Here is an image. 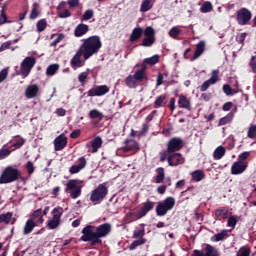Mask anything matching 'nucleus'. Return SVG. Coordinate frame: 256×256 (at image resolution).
Here are the masks:
<instances>
[{
  "instance_id": "nucleus-24",
  "label": "nucleus",
  "mask_w": 256,
  "mask_h": 256,
  "mask_svg": "<svg viewBox=\"0 0 256 256\" xmlns=\"http://www.w3.org/2000/svg\"><path fill=\"white\" fill-rule=\"evenodd\" d=\"M192 177V181L195 183H199L200 181H203L205 179V172L203 170H195L190 173Z\"/></svg>"
},
{
  "instance_id": "nucleus-17",
  "label": "nucleus",
  "mask_w": 256,
  "mask_h": 256,
  "mask_svg": "<svg viewBox=\"0 0 256 256\" xmlns=\"http://www.w3.org/2000/svg\"><path fill=\"white\" fill-rule=\"evenodd\" d=\"M78 164L72 165L69 168L70 175H77V173H80L83 171L84 167H87V159L85 157H80L77 161Z\"/></svg>"
},
{
  "instance_id": "nucleus-62",
  "label": "nucleus",
  "mask_w": 256,
  "mask_h": 256,
  "mask_svg": "<svg viewBox=\"0 0 256 256\" xmlns=\"http://www.w3.org/2000/svg\"><path fill=\"white\" fill-rule=\"evenodd\" d=\"M145 235V229L135 230L133 234V239H139V237H143Z\"/></svg>"
},
{
  "instance_id": "nucleus-37",
  "label": "nucleus",
  "mask_w": 256,
  "mask_h": 256,
  "mask_svg": "<svg viewBox=\"0 0 256 256\" xmlns=\"http://www.w3.org/2000/svg\"><path fill=\"white\" fill-rule=\"evenodd\" d=\"M205 255L206 256H219V250H217V248L208 244L205 247Z\"/></svg>"
},
{
  "instance_id": "nucleus-48",
  "label": "nucleus",
  "mask_w": 256,
  "mask_h": 256,
  "mask_svg": "<svg viewBox=\"0 0 256 256\" xmlns=\"http://www.w3.org/2000/svg\"><path fill=\"white\" fill-rule=\"evenodd\" d=\"M223 92L225 93V95H228V96L237 94V90L231 88L229 84L223 85Z\"/></svg>"
},
{
  "instance_id": "nucleus-59",
  "label": "nucleus",
  "mask_w": 256,
  "mask_h": 256,
  "mask_svg": "<svg viewBox=\"0 0 256 256\" xmlns=\"http://www.w3.org/2000/svg\"><path fill=\"white\" fill-rule=\"evenodd\" d=\"M26 169H27L29 175H33V173H35V166H33V162L28 161L26 163Z\"/></svg>"
},
{
  "instance_id": "nucleus-5",
  "label": "nucleus",
  "mask_w": 256,
  "mask_h": 256,
  "mask_svg": "<svg viewBox=\"0 0 256 256\" xmlns=\"http://www.w3.org/2000/svg\"><path fill=\"white\" fill-rule=\"evenodd\" d=\"M19 177H21V172L19 171V169L13 166H8L3 170L0 176V185L15 183V181H17Z\"/></svg>"
},
{
  "instance_id": "nucleus-6",
  "label": "nucleus",
  "mask_w": 256,
  "mask_h": 256,
  "mask_svg": "<svg viewBox=\"0 0 256 256\" xmlns=\"http://www.w3.org/2000/svg\"><path fill=\"white\" fill-rule=\"evenodd\" d=\"M84 181L79 179H72L66 183L65 192L70 194L72 199L81 197V190L84 186Z\"/></svg>"
},
{
  "instance_id": "nucleus-49",
  "label": "nucleus",
  "mask_w": 256,
  "mask_h": 256,
  "mask_svg": "<svg viewBox=\"0 0 256 256\" xmlns=\"http://www.w3.org/2000/svg\"><path fill=\"white\" fill-rule=\"evenodd\" d=\"M93 15H95L93 10H86L81 18V21H89V19H93Z\"/></svg>"
},
{
  "instance_id": "nucleus-42",
  "label": "nucleus",
  "mask_w": 256,
  "mask_h": 256,
  "mask_svg": "<svg viewBox=\"0 0 256 256\" xmlns=\"http://www.w3.org/2000/svg\"><path fill=\"white\" fill-rule=\"evenodd\" d=\"M143 63L146 65H156V63H159V55L156 54L152 57L145 58Z\"/></svg>"
},
{
  "instance_id": "nucleus-45",
  "label": "nucleus",
  "mask_w": 256,
  "mask_h": 256,
  "mask_svg": "<svg viewBox=\"0 0 256 256\" xmlns=\"http://www.w3.org/2000/svg\"><path fill=\"white\" fill-rule=\"evenodd\" d=\"M182 31L181 29H179L177 26H174L173 28H171V30L168 32L169 37H171L172 39H177V37H179V35H181Z\"/></svg>"
},
{
  "instance_id": "nucleus-4",
  "label": "nucleus",
  "mask_w": 256,
  "mask_h": 256,
  "mask_svg": "<svg viewBox=\"0 0 256 256\" xmlns=\"http://www.w3.org/2000/svg\"><path fill=\"white\" fill-rule=\"evenodd\" d=\"M160 161L161 163L167 161L170 167H177L185 163V157L177 152H160Z\"/></svg>"
},
{
  "instance_id": "nucleus-33",
  "label": "nucleus",
  "mask_w": 256,
  "mask_h": 256,
  "mask_svg": "<svg viewBox=\"0 0 256 256\" xmlns=\"http://www.w3.org/2000/svg\"><path fill=\"white\" fill-rule=\"evenodd\" d=\"M11 146L7 148V144H5L1 149H0V161H3V159H7L9 155L13 152Z\"/></svg>"
},
{
  "instance_id": "nucleus-8",
  "label": "nucleus",
  "mask_w": 256,
  "mask_h": 256,
  "mask_svg": "<svg viewBox=\"0 0 256 256\" xmlns=\"http://www.w3.org/2000/svg\"><path fill=\"white\" fill-rule=\"evenodd\" d=\"M173 207H175V198L167 197L165 200L158 203L156 215H158V217H165V214L169 213Z\"/></svg>"
},
{
  "instance_id": "nucleus-7",
  "label": "nucleus",
  "mask_w": 256,
  "mask_h": 256,
  "mask_svg": "<svg viewBox=\"0 0 256 256\" xmlns=\"http://www.w3.org/2000/svg\"><path fill=\"white\" fill-rule=\"evenodd\" d=\"M143 81H147V75H144L141 70L135 71L133 75H129L125 78V85L128 86L129 89H137L139 83H143Z\"/></svg>"
},
{
  "instance_id": "nucleus-57",
  "label": "nucleus",
  "mask_w": 256,
  "mask_h": 256,
  "mask_svg": "<svg viewBox=\"0 0 256 256\" xmlns=\"http://www.w3.org/2000/svg\"><path fill=\"white\" fill-rule=\"evenodd\" d=\"M251 155V152L245 151L239 154L238 161L245 162L246 159H249V156Z\"/></svg>"
},
{
  "instance_id": "nucleus-38",
  "label": "nucleus",
  "mask_w": 256,
  "mask_h": 256,
  "mask_svg": "<svg viewBox=\"0 0 256 256\" xmlns=\"http://www.w3.org/2000/svg\"><path fill=\"white\" fill-rule=\"evenodd\" d=\"M146 243H147V239H145V238L135 240L130 244L129 249H130V251H135V249H137V247H139L141 245H145Z\"/></svg>"
},
{
  "instance_id": "nucleus-61",
  "label": "nucleus",
  "mask_w": 256,
  "mask_h": 256,
  "mask_svg": "<svg viewBox=\"0 0 256 256\" xmlns=\"http://www.w3.org/2000/svg\"><path fill=\"white\" fill-rule=\"evenodd\" d=\"M13 45V41H6L0 46V51H7Z\"/></svg>"
},
{
  "instance_id": "nucleus-53",
  "label": "nucleus",
  "mask_w": 256,
  "mask_h": 256,
  "mask_svg": "<svg viewBox=\"0 0 256 256\" xmlns=\"http://www.w3.org/2000/svg\"><path fill=\"white\" fill-rule=\"evenodd\" d=\"M5 23H9V21H7V14H5V6H3L0 12V25H5Z\"/></svg>"
},
{
  "instance_id": "nucleus-22",
  "label": "nucleus",
  "mask_w": 256,
  "mask_h": 256,
  "mask_svg": "<svg viewBox=\"0 0 256 256\" xmlns=\"http://www.w3.org/2000/svg\"><path fill=\"white\" fill-rule=\"evenodd\" d=\"M35 227H37V223H35L33 218L28 219L24 225L23 235H30V233H33Z\"/></svg>"
},
{
  "instance_id": "nucleus-47",
  "label": "nucleus",
  "mask_w": 256,
  "mask_h": 256,
  "mask_svg": "<svg viewBox=\"0 0 256 256\" xmlns=\"http://www.w3.org/2000/svg\"><path fill=\"white\" fill-rule=\"evenodd\" d=\"M247 137H249V139H256V124H252L249 126Z\"/></svg>"
},
{
  "instance_id": "nucleus-27",
  "label": "nucleus",
  "mask_w": 256,
  "mask_h": 256,
  "mask_svg": "<svg viewBox=\"0 0 256 256\" xmlns=\"http://www.w3.org/2000/svg\"><path fill=\"white\" fill-rule=\"evenodd\" d=\"M227 237H229V231L222 230L220 233L212 236L211 241H213L214 243H218V241H225Z\"/></svg>"
},
{
  "instance_id": "nucleus-36",
  "label": "nucleus",
  "mask_w": 256,
  "mask_h": 256,
  "mask_svg": "<svg viewBox=\"0 0 256 256\" xmlns=\"http://www.w3.org/2000/svg\"><path fill=\"white\" fill-rule=\"evenodd\" d=\"M225 156V147L219 146L214 150L213 158L216 160L222 159Z\"/></svg>"
},
{
  "instance_id": "nucleus-19",
  "label": "nucleus",
  "mask_w": 256,
  "mask_h": 256,
  "mask_svg": "<svg viewBox=\"0 0 256 256\" xmlns=\"http://www.w3.org/2000/svg\"><path fill=\"white\" fill-rule=\"evenodd\" d=\"M67 147V137L65 134H60L54 140V149L55 151H61Z\"/></svg>"
},
{
  "instance_id": "nucleus-51",
  "label": "nucleus",
  "mask_w": 256,
  "mask_h": 256,
  "mask_svg": "<svg viewBox=\"0 0 256 256\" xmlns=\"http://www.w3.org/2000/svg\"><path fill=\"white\" fill-rule=\"evenodd\" d=\"M62 39H65V34H58L56 39L53 42H51L50 47H56L57 45H59V43H61Z\"/></svg>"
},
{
  "instance_id": "nucleus-31",
  "label": "nucleus",
  "mask_w": 256,
  "mask_h": 256,
  "mask_svg": "<svg viewBox=\"0 0 256 256\" xmlns=\"http://www.w3.org/2000/svg\"><path fill=\"white\" fill-rule=\"evenodd\" d=\"M151 9H153V0H142L140 12L147 13V11H151Z\"/></svg>"
},
{
  "instance_id": "nucleus-28",
  "label": "nucleus",
  "mask_w": 256,
  "mask_h": 256,
  "mask_svg": "<svg viewBox=\"0 0 256 256\" xmlns=\"http://www.w3.org/2000/svg\"><path fill=\"white\" fill-rule=\"evenodd\" d=\"M126 145L123 147L124 151H138L139 144L135 140H126Z\"/></svg>"
},
{
  "instance_id": "nucleus-25",
  "label": "nucleus",
  "mask_w": 256,
  "mask_h": 256,
  "mask_svg": "<svg viewBox=\"0 0 256 256\" xmlns=\"http://www.w3.org/2000/svg\"><path fill=\"white\" fill-rule=\"evenodd\" d=\"M157 175L154 178V182L157 184L163 183L165 181V168L158 167L156 168Z\"/></svg>"
},
{
  "instance_id": "nucleus-13",
  "label": "nucleus",
  "mask_w": 256,
  "mask_h": 256,
  "mask_svg": "<svg viewBox=\"0 0 256 256\" xmlns=\"http://www.w3.org/2000/svg\"><path fill=\"white\" fill-rule=\"evenodd\" d=\"M109 92V87L107 85L95 86L91 88L87 95L88 97H103V95H107Z\"/></svg>"
},
{
  "instance_id": "nucleus-20",
  "label": "nucleus",
  "mask_w": 256,
  "mask_h": 256,
  "mask_svg": "<svg viewBox=\"0 0 256 256\" xmlns=\"http://www.w3.org/2000/svg\"><path fill=\"white\" fill-rule=\"evenodd\" d=\"M81 56L83 57V52L78 49L76 54L72 57L70 61L72 69H79V67L83 65V60H81Z\"/></svg>"
},
{
  "instance_id": "nucleus-11",
  "label": "nucleus",
  "mask_w": 256,
  "mask_h": 256,
  "mask_svg": "<svg viewBox=\"0 0 256 256\" xmlns=\"http://www.w3.org/2000/svg\"><path fill=\"white\" fill-rule=\"evenodd\" d=\"M181 149H183V140L172 138L167 144V149L162 153H175V151H181Z\"/></svg>"
},
{
  "instance_id": "nucleus-14",
  "label": "nucleus",
  "mask_w": 256,
  "mask_h": 256,
  "mask_svg": "<svg viewBox=\"0 0 256 256\" xmlns=\"http://www.w3.org/2000/svg\"><path fill=\"white\" fill-rule=\"evenodd\" d=\"M247 167H249L248 162L236 161L231 166V174L232 175H241L247 171Z\"/></svg>"
},
{
  "instance_id": "nucleus-54",
  "label": "nucleus",
  "mask_w": 256,
  "mask_h": 256,
  "mask_svg": "<svg viewBox=\"0 0 256 256\" xmlns=\"http://www.w3.org/2000/svg\"><path fill=\"white\" fill-rule=\"evenodd\" d=\"M9 75V68H4L0 71V83H3Z\"/></svg>"
},
{
  "instance_id": "nucleus-55",
  "label": "nucleus",
  "mask_w": 256,
  "mask_h": 256,
  "mask_svg": "<svg viewBox=\"0 0 256 256\" xmlns=\"http://www.w3.org/2000/svg\"><path fill=\"white\" fill-rule=\"evenodd\" d=\"M144 35L145 37H155V29L151 26L146 27Z\"/></svg>"
},
{
  "instance_id": "nucleus-21",
  "label": "nucleus",
  "mask_w": 256,
  "mask_h": 256,
  "mask_svg": "<svg viewBox=\"0 0 256 256\" xmlns=\"http://www.w3.org/2000/svg\"><path fill=\"white\" fill-rule=\"evenodd\" d=\"M86 33H89V25L83 23L78 24L74 30L75 37H83Z\"/></svg>"
},
{
  "instance_id": "nucleus-30",
  "label": "nucleus",
  "mask_w": 256,
  "mask_h": 256,
  "mask_svg": "<svg viewBox=\"0 0 256 256\" xmlns=\"http://www.w3.org/2000/svg\"><path fill=\"white\" fill-rule=\"evenodd\" d=\"M12 141H14V143L10 146V149H13V147L16 149H21V146L25 145L26 140L20 135H16L13 137Z\"/></svg>"
},
{
  "instance_id": "nucleus-58",
  "label": "nucleus",
  "mask_w": 256,
  "mask_h": 256,
  "mask_svg": "<svg viewBox=\"0 0 256 256\" xmlns=\"http://www.w3.org/2000/svg\"><path fill=\"white\" fill-rule=\"evenodd\" d=\"M235 225H237V218L235 216H231L228 219L227 226L232 227V229H235Z\"/></svg>"
},
{
  "instance_id": "nucleus-41",
  "label": "nucleus",
  "mask_w": 256,
  "mask_h": 256,
  "mask_svg": "<svg viewBox=\"0 0 256 256\" xmlns=\"http://www.w3.org/2000/svg\"><path fill=\"white\" fill-rule=\"evenodd\" d=\"M39 17V4L37 2L33 3L32 10L30 13V19H37Z\"/></svg>"
},
{
  "instance_id": "nucleus-15",
  "label": "nucleus",
  "mask_w": 256,
  "mask_h": 256,
  "mask_svg": "<svg viewBox=\"0 0 256 256\" xmlns=\"http://www.w3.org/2000/svg\"><path fill=\"white\" fill-rule=\"evenodd\" d=\"M24 94L26 99H35L41 95V88L37 84H30L26 87Z\"/></svg>"
},
{
  "instance_id": "nucleus-3",
  "label": "nucleus",
  "mask_w": 256,
  "mask_h": 256,
  "mask_svg": "<svg viewBox=\"0 0 256 256\" xmlns=\"http://www.w3.org/2000/svg\"><path fill=\"white\" fill-rule=\"evenodd\" d=\"M109 194V186L107 182L99 184L90 194L92 205H99Z\"/></svg>"
},
{
  "instance_id": "nucleus-18",
  "label": "nucleus",
  "mask_w": 256,
  "mask_h": 256,
  "mask_svg": "<svg viewBox=\"0 0 256 256\" xmlns=\"http://www.w3.org/2000/svg\"><path fill=\"white\" fill-rule=\"evenodd\" d=\"M153 207H155V203L151 202L150 200H147L142 204V207L140 210L137 212L136 216L137 219H142V217H145L149 211H152Z\"/></svg>"
},
{
  "instance_id": "nucleus-44",
  "label": "nucleus",
  "mask_w": 256,
  "mask_h": 256,
  "mask_svg": "<svg viewBox=\"0 0 256 256\" xmlns=\"http://www.w3.org/2000/svg\"><path fill=\"white\" fill-rule=\"evenodd\" d=\"M213 11V4L211 2L206 1L201 7L200 12L201 13H211Z\"/></svg>"
},
{
  "instance_id": "nucleus-16",
  "label": "nucleus",
  "mask_w": 256,
  "mask_h": 256,
  "mask_svg": "<svg viewBox=\"0 0 256 256\" xmlns=\"http://www.w3.org/2000/svg\"><path fill=\"white\" fill-rule=\"evenodd\" d=\"M219 81V70H213L212 71V76L203 82V84L200 87V91L205 92L211 85H215Z\"/></svg>"
},
{
  "instance_id": "nucleus-46",
  "label": "nucleus",
  "mask_w": 256,
  "mask_h": 256,
  "mask_svg": "<svg viewBox=\"0 0 256 256\" xmlns=\"http://www.w3.org/2000/svg\"><path fill=\"white\" fill-rule=\"evenodd\" d=\"M89 117L90 119H99L101 121L103 119V113L97 109H93L89 112Z\"/></svg>"
},
{
  "instance_id": "nucleus-2",
  "label": "nucleus",
  "mask_w": 256,
  "mask_h": 256,
  "mask_svg": "<svg viewBox=\"0 0 256 256\" xmlns=\"http://www.w3.org/2000/svg\"><path fill=\"white\" fill-rule=\"evenodd\" d=\"M82 41L83 43L79 49L83 52V58L85 61H87V59H91V57L96 55V53H99V49H101L103 45L99 36H91L83 39Z\"/></svg>"
},
{
  "instance_id": "nucleus-56",
  "label": "nucleus",
  "mask_w": 256,
  "mask_h": 256,
  "mask_svg": "<svg viewBox=\"0 0 256 256\" xmlns=\"http://www.w3.org/2000/svg\"><path fill=\"white\" fill-rule=\"evenodd\" d=\"M251 255V250L248 248H240L239 252H237L236 256H249Z\"/></svg>"
},
{
  "instance_id": "nucleus-9",
  "label": "nucleus",
  "mask_w": 256,
  "mask_h": 256,
  "mask_svg": "<svg viewBox=\"0 0 256 256\" xmlns=\"http://www.w3.org/2000/svg\"><path fill=\"white\" fill-rule=\"evenodd\" d=\"M61 217H63V209L56 207L51 212V217L47 220V227L51 230L57 229L61 225Z\"/></svg>"
},
{
  "instance_id": "nucleus-32",
  "label": "nucleus",
  "mask_w": 256,
  "mask_h": 256,
  "mask_svg": "<svg viewBox=\"0 0 256 256\" xmlns=\"http://www.w3.org/2000/svg\"><path fill=\"white\" fill-rule=\"evenodd\" d=\"M141 35H143V29L140 27L134 28L130 35V41L133 43L138 39H141Z\"/></svg>"
},
{
  "instance_id": "nucleus-26",
  "label": "nucleus",
  "mask_w": 256,
  "mask_h": 256,
  "mask_svg": "<svg viewBox=\"0 0 256 256\" xmlns=\"http://www.w3.org/2000/svg\"><path fill=\"white\" fill-rule=\"evenodd\" d=\"M178 105L180 109H187L188 111L191 110V102L183 95L179 96Z\"/></svg>"
},
{
  "instance_id": "nucleus-63",
  "label": "nucleus",
  "mask_w": 256,
  "mask_h": 256,
  "mask_svg": "<svg viewBox=\"0 0 256 256\" xmlns=\"http://www.w3.org/2000/svg\"><path fill=\"white\" fill-rule=\"evenodd\" d=\"M250 68L252 69V72L256 74V56H252L250 59Z\"/></svg>"
},
{
  "instance_id": "nucleus-52",
  "label": "nucleus",
  "mask_w": 256,
  "mask_h": 256,
  "mask_svg": "<svg viewBox=\"0 0 256 256\" xmlns=\"http://www.w3.org/2000/svg\"><path fill=\"white\" fill-rule=\"evenodd\" d=\"M87 77H89V72L85 71L79 74L78 81L79 83H82V85H85L87 81Z\"/></svg>"
},
{
  "instance_id": "nucleus-39",
  "label": "nucleus",
  "mask_w": 256,
  "mask_h": 256,
  "mask_svg": "<svg viewBox=\"0 0 256 256\" xmlns=\"http://www.w3.org/2000/svg\"><path fill=\"white\" fill-rule=\"evenodd\" d=\"M57 71H59V64H51L46 69V75H48V77H53Z\"/></svg>"
},
{
  "instance_id": "nucleus-10",
  "label": "nucleus",
  "mask_w": 256,
  "mask_h": 256,
  "mask_svg": "<svg viewBox=\"0 0 256 256\" xmlns=\"http://www.w3.org/2000/svg\"><path fill=\"white\" fill-rule=\"evenodd\" d=\"M35 57H26L20 64V70L18 71V75L22 77H28L29 73H31V69L35 67Z\"/></svg>"
},
{
  "instance_id": "nucleus-40",
  "label": "nucleus",
  "mask_w": 256,
  "mask_h": 256,
  "mask_svg": "<svg viewBox=\"0 0 256 256\" xmlns=\"http://www.w3.org/2000/svg\"><path fill=\"white\" fill-rule=\"evenodd\" d=\"M12 218L13 214L11 212L0 214V223H6V225H9V223H11Z\"/></svg>"
},
{
  "instance_id": "nucleus-1",
  "label": "nucleus",
  "mask_w": 256,
  "mask_h": 256,
  "mask_svg": "<svg viewBox=\"0 0 256 256\" xmlns=\"http://www.w3.org/2000/svg\"><path fill=\"white\" fill-rule=\"evenodd\" d=\"M111 233V224L104 223L95 228L93 225H87L82 229L81 241L85 243L90 241V245H101L103 237H107Z\"/></svg>"
},
{
  "instance_id": "nucleus-34",
  "label": "nucleus",
  "mask_w": 256,
  "mask_h": 256,
  "mask_svg": "<svg viewBox=\"0 0 256 256\" xmlns=\"http://www.w3.org/2000/svg\"><path fill=\"white\" fill-rule=\"evenodd\" d=\"M93 151L92 153H97V151H99V148L101 147V145H103V139H101V137H95L92 142H91Z\"/></svg>"
},
{
  "instance_id": "nucleus-64",
  "label": "nucleus",
  "mask_w": 256,
  "mask_h": 256,
  "mask_svg": "<svg viewBox=\"0 0 256 256\" xmlns=\"http://www.w3.org/2000/svg\"><path fill=\"white\" fill-rule=\"evenodd\" d=\"M247 37V34L246 33H241L240 35H238L236 37V41L238 43H243L245 41V38Z\"/></svg>"
},
{
  "instance_id": "nucleus-43",
  "label": "nucleus",
  "mask_w": 256,
  "mask_h": 256,
  "mask_svg": "<svg viewBox=\"0 0 256 256\" xmlns=\"http://www.w3.org/2000/svg\"><path fill=\"white\" fill-rule=\"evenodd\" d=\"M38 33H43L47 29V20L41 19L36 23Z\"/></svg>"
},
{
  "instance_id": "nucleus-12",
  "label": "nucleus",
  "mask_w": 256,
  "mask_h": 256,
  "mask_svg": "<svg viewBox=\"0 0 256 256\" xmlns=\"http://www.w3.org/2000/svg\"><path fill=\"white\" fill-rule=\"evenodd\" d=\"M251 17H253V14H251V11L247 8H241L237 12V22L240 25H247V23L251 21Z\"/></svg>"
},
{
  "instance_id": "nucleus-50",
  "label": "nucleus",
  "mask_w": 256,
  "mask_h": 256,
  "mask_svg": "<svg viewBox=\"0 0 256 256\" xmlns=\"http://www.w3.org/2000/svg\"><path fill=\"white\" fill-rule=\"evenodd\" d=\"M155 43V37H147L142 41V47H151Z\"/></svg>"
},
{
  "instance_id": "nucleus-60",
  "label": "nucleus",
  "mask_w": 256,
  "mask_h": 256,
  "mask_svg": "<svg viewBox=\"0 0 256 256\" xmlns=\"http://www.w3.org/2000/svg\"><path fill=\"white\" fill-rule=\"evenodd\" d=\"M60 19H67V17H71V12L69 10H63L58 14Z\"/></svg>"
},
{
  "instance_id": "nucleus-23",
  "label": "nucleus",
  "mask_w": 256,
  "mask_h": 256,
  "mask_svg": "<svg viewBox=\"0 0 256 256\" xmlns=\"http://www.w3.org/2000/svg\"><path fill=\"white\" fill-rule=\"evenodd\" d=\"M205 53V41H200L197 45H196V50L194 52L193 57L191 58V61H195V59H199V56Z\"/></svg>"
},
{
  "instance_id": "nucleus-35",
  "label": "nucleus",
  "mask_w": 256,
  "mask_h": 256,
  "mask_svg": "<svg viewBox=\"0 0 256 256\" xmlns=\"http://www.w3.org/2000/svg\"><path fill=\"white\" fill-rule=\"evenodd\" d=\"M166 104H167V96L160 95L156 98V100L154 102V107H155V109H159V107H163Z\"/></svg>"
},
{
  "instance_id": "nucleus-29",
  "label": "nucleus",
  "mask_w": 256,
  "mask_h": 256,
  "mask_svg": "<svg viewBox=\"0 0 256 256\" xmlns=\"http://www.w3.org/2000/svg\"><path fill=\"white\" fill-rule=\"evenodd\" d=\"M215 215L219 221L227 219L229 217V210L225 207L216 210Z\"/></svg>"
}]
</instances>
